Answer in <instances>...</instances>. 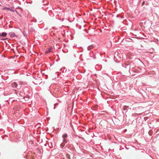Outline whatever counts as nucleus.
<instances>
[{
    "label": "nucleus",
    "mask_w": 159,
    "mask_h": 159,
    "mask_svg": "<svg viewBox=\"0 0 159 159\" xmlns=\"http://www.w3.org/2000/svg\"><path fill=\"white\" fill-rule=\"evenodd\" d=\"M9 34L11 37H14L16 36V37H18L17 35H15V34L13 32H11L9 33Z\"/></svg>",
    "instance_id": "f257e3e1"
},
{
    "label": "nucleus",
    "mask_w": 159,
    "mask_h": 159,
    "mask_svg": "<svg viewBox=\"0 0 159 159\" xmlns=\"http://www.w3.org/2000/svg\"><path fill=\"white\" fill-rule=\"evenodd\" d=\"M17 84L16 82H14L11 84V86L13 88H16Z\"/></svg>",
    "instance_id": "f03ea898"
},
{
    "label": "nucleus",
    "mask_w": 159,
    "mask_h": 159,
    "mask_svg": "<svg viewBox=\"0 0 159 159\" xmlns=\"http://www.w3.org/2000/svg\"><path fill=\"white\" fill-rule=\"evenodd\" d=\"M52 49V48H50L48 49H47L46 52V53H48L51 52Z\"/></svg>",
    "instance_id": "7ed1b4c3"
},
{
    "label": "nucleus",
    "mask_w": 159,
    "mask_h": 159,
    "mask_svg": "<svg viewBox=\"0 0 159 159\" xmlns=\"http://www.w3.org/2000/svg\"><path fill=\"white\" fill-rule=\"evenodd\" d=\"M3 10H10L12 12H14V11L12 10H11L10 8L8 7H4L2 9Z\"/></svg>",
    "instance_id": "20e7f679"
},
{
    "label": "nucleus",
    "mask_w": 159,
    "mask_h": 159,
    "mask_svg": "<svg viewBox=\"0 0 159 159\" xmlns=\"http://www.w3.org/2000/svg\"><path fill=\"white\" fill-rule=\"evenodd\" d=\"M7 35V33L5 32H3L1 34V36L3 37H6Z\"/></svg>",
    "instance_id": "39448f33"
},
{
    "label": "nucleus",
    "mask_w": 159,
    "mask_h": 159,
    "mask_svg": "<svg viewBox=\"0 0 159 159\" xmlns=\"http://www.w3.org/2000/svg\"><path fill=\"white\" fill-rule=\"evenodd\" d=\"M62 136L63 138H66L67 137V135L66 134H65L62 135Z\"/></svg>",
    "instance_id": "423d86ee"
},
{
    "label": "nucleus",
    "mask_w": 159,
    "mask_h": 159,
    "mask_svg": "<svg viewBox=\"0 0 159 159\" xmlns=\"http://www.w3.org/2000/svg\"><path fill=\"white\" fill-rule=\"evenodd\" d=\"M60 146L62 148L65 146V144L64 143H62L61 144Z\"/></svg>",
    "instance_id": "0eeeda50"
},
{
    "label": "nucleus",
    "mask_w": 159,
    "mask_h": 159,
    "mask_svg": "<svg viewBox=\"0 0 159 159\" xmlns=\"http://www.w3.org/2000/svg\"><path fill=\"white\" fill-rule=\"evenodd\" d=\"M63 141L64 142L67 143V140L66 139V138H63Z\"/></svg>",
    "instance_id": "6e6552de"
},
{
    "label": "nucleus",
    "mask_w": 159,
    "mask_h": 159,
    "mask_svg": "<svg viewBox=\"0 0 159 159\" xmlns=\"http://www.w3.org/2000/svg\"><path fill=\"white\" fill-rule=\"evenodd\" d=\"M92 48V47L91 46H89L88 47V49L89 50L91 49Z\"/></svg>",
    "instance_id": "1a4fd4ad"
},
{
    "label": "nucleus",
    "mask_w": 159,
    "mask_h": 159,
    "mask_svg": "<svg viewBox=\"0 0 159 159\" xmlns=\"http://www.w3.org/2000/svg\"><path fill=\"white\" fill-rule=\"evenodd\" d=\"M15 11L16 12V13L18 14V12H17V11Z\"/></svg>",
    "instance_id": "9d476101"
},
{
    "label": "nucleus",
    "mask_w": 159,
    "mask_h": 159,
    "mask_svg": "<svg viewBox=\"0 0 159 159\" xmlns=\"http://www.w3.org/2000/svg\"><path fill=\"white\" fill-rule=\"evenodd\" d=\"M69 155L68 154H67V157H69Z\"/></svg>",
    "instance_id": "9b49d317"
},
{
    "label": "nucleus",
    "mask_w": 159,
    "mask_h": 159,
    "mask_svg": "<svg viewBox=\"0 0 159 159\" xmlns=\"http://www.w3.org/2000/svg\"><path fill=\"white\" fill-rule=\"evenodd\" d=\"M144 2L143 3H142V5H144Z\"/></svg>",
    "instance_id": "f8f14e48"
},
{
    "label": "nucleus",
    "mask_w": 159,
    "mask_h": 159,
    "mask_svg": "<svg viewBox=\"0 0 159 159\" xmlns=\"http://www.w3.org/2000/svg\"><path fill=\"white\" fill-rule=\"evenodd\" d=\"M0 36H1V34L0 33Z\"/></svg>",
    "instance_id": "ddd939ff"
},
{
    "label": "nucleus",
    "mask_w": 159,
    "mask_h": 159,
    "mask_svg": "<svg viewBox=\"0 0 159 159\" xmlns=\"http://www.w3.org/2000/svg\"><path fill=\"white\" fill-rule=\"evenodd\" d=\"M0 6H1V5H0Z\"/></svg>",
    "instance_id": "4468645a"
}]
</instances>
